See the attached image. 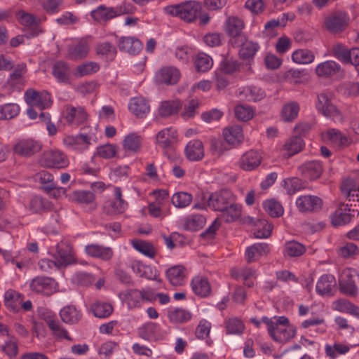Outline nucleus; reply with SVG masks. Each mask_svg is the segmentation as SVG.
Segmentation results:
<instances>
[{"label": "nucleus", "mask_w": 359, "mask_h": 359, "mask_svg": "<svg viewBox=\"0 0 359 359\" xmlns=\"http://www.w3.org/2000/svg\"><path fill=\"white\" fill-rule=\"evenodd\" d=\"M203 199L205 201L203 203H197L194 208L205 209L208 207L215 211L221 212V218L227 223L234 222L241 216V207L234 203L231 192L226 189L212 193L207 198L203 196Z\"/></svg>", "instance_id": "nucleus-1"}, {"label": "nucleus", "mask_w": 359, "mask_h": 359, "mask_svg": "<svg viewBox=\"0 0 359 359\" xmlns=\"http://www.w3.org/2000/svg\"><path fill=\"white\" fill-rule=\"evenodd\" d=\"M262 320L267 326L268 333L275 341L285 343L296 334V328L290 324L285 316H274L271 318L264 316Z\"/></svg>", "instance_id": "nucleus-2"}, {"label": "nucleus", "mask_w": 359, "mask_h": 359, "mask_svg": "<svg viewBox=\"0 0 359 359\" xmlns=\"http://www.w3.org/2000/svg\"><path fill=\"white\" fill-rule=\"evenodd\" d=\"M202 6L196 1H186L163 8L164 12L172 16L178 17L187 22L194 21L201 13Z\"/></svg>", "instance_id": "nucleus-3"}, {"label": "nucleus", "mask_w": 359, "mask_h": 359, "mask_svg": "<svg viewBox=\"0 0 359 359\" xmlns=\"http://www.w3.org/2000/svg\"><path fill=\"white\" fill-rule=\"evenodd\" d=\"M62 118L68 126L78 127L87 121L88 115L84 107L81 106L66 104L64 106Z\"/></svg>", "instance_id": "nucleus-4"}, {"label": "nucleus", "mask_w": 359, "mask_h": 359, "mask_svg": "<svg viewBox=\"0 0 359 359\" xmlns=\"http://www.w3.org/2000/svg\"><path fill=\"white\" fill-rule=\"evenodd\" d=\"M40 316L48 328L51 330L52 334L57 339H67L72 341V338L69 336L67 330L60 323L56 316L47 310L40 312Z\"/></svg>", "instance_id": "nucleus-5"}, {"label": "nucleus", "mask_w": 359, "mask_h": 359, "mask_svg": "<svg viewBox=\"0 0 359 359\" xmlns=\"http://www.w3.org/2000/svg\"><path fill=\"white\" fill-rule=\"evenodd\" d=\"M350 17L346 12L337 11L328 15L325 20L326 29L332 33L344 31L348 25Z\"/></svg>", "instance_id": "nucleus-6"}, {"label": "nucleus", "mask_w": 359, "mask_h": 359, "mask_svg": "<svg viewBox=\"0 0 359 359\" xmlns=\"http://www.w3.org/2000/svg\"><path fill=\"white\" fill-rule=\"evenodd\" d=\"M358 276L356 270L351 268L342 271L339 276V290L346 295L355 297L358 294V289L355 283V278Z\"/></svg>", "instance_id": "nucleus-7"}, {"label": "nucleus", "mask_w": 359, "mask_h": 359, "mask_svg": "<svg viewBox=\"0 0 359 359\" xmlns=\"http://www.w3.org/2000/svg\"><path fill=\"white\" fill-rule=\"evenodd\" d=\"M318 111L327 118H332L334 121H341L343 117L340 111L334 105L330 97L326 93H320L318 95V100L316 104Z\"/></svg>", "instance_id": "nucleus-8"}, {"label": "nucleus", "mask_w": 359, "mask_h": 359, "mask_svg": "<svg viewBox=\"0 0 359 359\" xmlns=\"http://www.w3.org/2000/svg\"><path fill=\"white\" fill-rule=\"evenodd\" d=\"M25 100L31 107H36L42 110L52 104L50 95L47 91L38 92L34 89H27L25 93Z\"/></svg>", "instance_id": "nucleus-9"}, {"label": "nucleus", "mask_w": 359, "mask_h": 359, "mask_svg": "<svg viewBox=\"0 0 359 359\" xmlns=\"http://www.w3.org/2000/svg\"><path fill=\"white\" fill-rule=\"evenodd\" d=\"M91 42L90 36L81 38L68 46L67 57L77 61L87 57Z\"/></svg>", "instance_id": "nucleus-10"}, {"label": "nucleus", "mask_w": 359, "mask_h": 359, "mask_svg": "<svg viewBox=\"0 0 359 359\" xmlns=\"http://www.w3.org/2000/svg\"><path fill=\"white\" fill-rule=\"evenodd\" d=\"M41 163L46 168H64L69 165V160L61 151L48 150L43 154Z\"/></svg>", "instance_id": "nucleus-11"}, {"label": "nucleus", "mask_w": 359, "mask_h": 359, "mask_svg": "<svg viewBox=\"0 0 359 359\" xmlns=\"http://www.w3.org/2000/svg\"><path fill=\"white\" fill-rule=\"evenodd\" d=\"M63 144L70 150L83 152L91 144V137L88 134L66 135L62 140Z\"/></svg>", "instance_id": "nucleus-12"}, {"label": "nucleus", "mask_w": 359, "mask_h": 359, "mask_svg": "<svg viewBox=\"0 0 359 359\" xmlns=\"http://www.w3.org/2000/svg\"><path fill=\"white\" fill-rule=\"evenodd\" d=\"M57 283L49 277L37 276L33 278L29 283L30 290L35 293H41L49 296L55 292Z\"/></svg>", "instance_id": "nucleus-13"}, {"label": "nucleus", "mask_w": 359, "mask_h": 359, "mask_svg": "<svg viewBox=\"0 0 359 359\" xmlns=\"http://www.w3.org/2000/svg\"><path fill=\"white\" fill-rule=\"evenodd\" d=\"M138 336L147 341H156L162 340L165 333L155 323L149 322L140 326L137 330Z\"/></svg>", "instance_id": "nucleus-14"}, {"label": "nucleus", "mask_w": 359, "mask_h": 359, "mask_svg": "<svg viewBox=\"0 0 359 359\" xmlns=\"http://www.w3.org/2000/svg\"><path fill=\"white\" fill-rule=\"evenodd\" d=\"M126 11L125 7H107L104 5L98 6L91 11L92 18L98 22H107L109 20L121 15Z\"/></svg>", "instance_id": "nucleus-15"}, {"label": "nucleus", "mask_w": 359, "mask_h": 359, "mask_svg": "<svg viewBox=\"0 0 359 359\" xmlns=\"http://www.w3.org/2000/svg\"><path fill=\"white\" fill-rule=\"evenodd\" d=\"M231 45L233 47L241 48L238 55L240 58L245 60L252 59L259 49L257 43L248 41L246 36H241L240 40L233 41Z\"/></svg>", "instance_id": "nucleus-16"}, {"label": "nucleus", "mask_w": 359, "mask_h": 359, "mask_svg": "<svg viewBox=\"0 0 359 359\" xmlns=\"http://www.w3.org/2000/svg\"><path fill=\"white\" fill-rule=\"evenodd\" d=\"M41 149V143L33 139L20 140L13 148L15 154L24 157H30Z\"/></svg>", "instance_id": "nucleus-17"}, {"label": "nucleus", "mask_w": 359, "mask_h": 359, "mask_svg": "<svg viewBox=\"0 0 359 359\" xmlns=\"http://www.w3.org/2000/svg\"><path fill=\"white\" fill-rule=\"evenodd\" d=\"M226 32L231 36L230 43L238 41L241 36H246L243 33L245 23L242 19L237 16H230L227 18L226 23Z\"/></svg>", "instance_id": "nucleus-18"}, {"label": "nucleus", "mask_w": 359, "mask_h": 359, "mask_svg": "<svg viewBox=\"0 0 359 359\" xmlns=\"http://www.w3.org/2000/svg\"><path fill=\"white\" fill-rule=\"evenodd\" d=\"M296 205L302 212H315L321 209L323 201L318 196L305 195L297 198Z\"/></svg>", "instance_id": "nucleus-19"}, {"label": "nucleus", "mask_w": 359, "mask_h": 359, "mask_svg": "<svg viewBox=\"0 0 359 359\" xmlns=\"http://www.w3.org/2000/svg\"><path fill=\"white\" fill-rule=\"evenodd\" d=\"M55 259L59 266H65L74 260L72 248L67 241H61L56 245Z\"/></svg>", "instance_id": "nucleus-20"}, {"label": "nucleus", "mask_w": 359, "mask_h": 359, "mask_svg": "<svg viewBox=\"0 0 359 359\" xmlns=\"http://www.w3.org/2000/svg\"><path fill=\"white\" fill-rule=\"evenodd\" d=\"M27 71L25 63L17 65L7 80L8 86L14 90H20L25 85L24 76Z\"/></svg>", "instance_id": "nucleus-21"}, {"label": "nucleus", "mask_w": 359, "mask_h": 359, "mask_svg": "<svg viewBox=\"0 0 359 359\" xmlns=\"http://www.w3.org/2000/svg\"><path fill=\"white\" fill-rule=\"evenodd\" d=\"M117 46L121 51L131 55L138 54L142 49V42L135 37L121 36L118 39Z\"/></svg>", "instance_id": "nucleus-22"}, {"label": "nucleus", "mask_w": 359, "mask_h": 359, "mask_svg": "<svg viewBox=\"0 0 359 359\" xmlns=\"http://www.w3.org/2000/svg\"><path fill=\"white\" fill-rule=\"evenodd\" d=\"M262 157L257 151L250 150L242 155L238 165L245 171H251L257 168L261 163Z\"/></svg>", "instance_id": "nucleus-23"}, {"label": "nucleus", "mask_w": 359, "mask_h": 359, "mask_svg": "<svg viewBox=\"0 0 359 359\" xmlns=\"http://www.w3.org/2000/svg\"><path fill=\"white\" fill-rule=\"evenodd\" d=\"M184 154L189 161H201L205 155L203 142L199 140L189 141L184 149Z\"/></svg>", "instance_id": "nucleus-24"}, {"label": "nucleus", "mask_w": 359, "mask_h": 359, "mask_svg": "<svg viewBox=\"0 0 359 359\" xmlns=\"http://www.w3.org/2000/svg\"><path fill=\"white\" fill-rule=\"evenodd\" d=\"M348 204L339 203L338 208L330 215L331 223L334 226H339L349 223L351 215Z\"/></svg>", "instance_id": "nucleus-25"}, {"label": "nucleus", "mask_w": 359, "mask_h": 359, "mask_svg": "<svg viewBox=\"0 0 359 359\" xmlns=\"http://www.w3.org/2000/svg\"><path fill=\"white\" fill-rule=\"evenodd\" d=\"M299 170L304 177L313 180L318 179L321 175L323 166L319 161H311L301 165L299 167Z\"/></svg>", "instance_id": "nucleus-26"}, {"label": "nucleus", "mask_w": 359, "mask_h": 359, "mask_svg": "<svg viewBox=\"0 0 359 359\" xmlns=\"http://www.w3.org/2000/svg\"><path fill=\"white\" fill-rule=\"evenodd\" d=\"M270 248L267 243H257L247 248L245 250V259L248 263L257 261L261 257L266 255Z\"/></svg>", "instance_id": "nucleus-27"}, {"label": "nucleus", "mask_w": 359, "mask_h": 359, "mask_svg": "<svg viewBox=\"0 0 359 359\" xmlns=\"http://www.w3.org/2000/svg\"><path fill=\"white\" fill-rule=\"evenodd\" d=\"M231 276L236 280L242 279L246 286L252 287L255 285L252 279L256 278V271L248 267L233 268Z\"/></svg>", "instance_id": "nucleus-28"}, {"label": "nucleus", "mask_w": 359, "mask_h": 359, "mask_svg": "<svg viewBox=\"0 0 359 359\" xmlns=\"http://www.w3.org/2000/svg\"><path fill=\"white\" fill-rule=\"evenodd\" d=\"M85 252L92 257L99 258L108 261L113 257V250L109 247H104L98 244H90L85 247Z\"/></svg>", "instance_id": "nucleus-29"}, {"label": "nucleus", "mask_w": 359, "mask_h": 359, "mask_svg": "<svg viewBox=\"0 0 359 359\" xmlns=\"http://www.w3.org/2000/svg\"><path fill=\"white\" fill-rule=\"evenodd\" d=\"M191 287L194 293L201 297H206L211 293L210 284L203 276H195L191 282Z\"/></svg>", "instance_id": "nucleus-30"}, {"label": "nucleus", "mask_w": 359, "mask_h": 359, "mask_svg": "<svg viewBox=\"0 0 359 359\" xmlns=\"http://www.w3.org/2000/svg\"><path fill=\"white\" fill-rule=\"evenodd\" d=\"M341 66L333 60H327L318 64L316 67V74L318 77L328 78L338 74Z\"/></svg>", "instance_id": "nucleus-31"}, {"label": "nucleus", "mask_w": 359, "mask_h": 359, "mask_svg": "<svg viewBox=\"0 0 359 359\" xmlns=\"http://www.w3.org/2000/svg\"><path fill=\"white\" fill-rule=\"evenodd\" d=\"M180 77V73L177 69L173 67H163L156 74L157 80L165 84H175Z\"/></svg>", "instance_id": "nucleus-32"}, {"label": "nucleus", "mask_w": 359, "mask_h": 359, "mask_svg": "<svg viewBox=\"0 0 359 359\" xmlns=\"http://www.w3.org/2000/svg\"><path fill=\"white\" fill-rule=\"evenodd\" d=\"M337 283L334 276L330 274L323 275L316 283V290L320 295H329L336 287Z\"/></svg>", "instance_id": "nucleus-33"}, {"label": "nucleus", "mask_w": 359, "mask_h": 359, "mask_svg": "<svg viewBox=\"0 0 359 359\" xmlns=\"http://www.w3.org/2000/svg\"><path fill=\"white\" fill-rule=\"evenodd\" d=\"M129 110L138 118H144L150 111V107L143 97L132 98L128 105Z\"/></svg>", "instance_id": "nucleus-34"}, {"label": "nucleus", "mask_w": 359, "mask_h": 359, "mask_svg": "<svg viewBox=\"0 0 359 359\" xmlns=\"http://www.w3.org/2000/svg\"><path fill=\"white\" fill-rule=\"evenodd\" d=\"M177 136V131L175 129L164 128L157 133L156 143L161 148H168L175 142Z\"/></svg>", "instance_id": "nucleus-35"}, {"label": "nucleus", "mask_w": 359, "mask_h": 359, "mask_svg": "<svg viewBox=\"0 0 359 359\" xmlns=\"http://www.w3.org/2000/svg\"><path fill=\"white\" fill-rule=\"evenodd\" d=\"M52 73L54 77L60 83L69 82L71 75L70 67L64 61H57L53 66Z\"/></svg>", "instance_id": "nucleus-36"}, {"label": "nucleus", "mask_w": 359, "mask_h": 359, "mask_svg": "<svg viewBox=\"0 0 359 359\" xmlns=\"http://www.w3.org/2000/svg\"><path fill=\"white\" fill-rule=\"evenodd\" d=\"M238 96L241 100L249 102H257L262 100L265 96V94L259 88L246 86L238 90Z\"/></svg>", "instance_id": "nucleus-37"}, {"label": "nucleus", "mask_w": 359, "mask_h": 359, "mask_svg": "<svg viewBox=\"0 0 359 359\" xmlns=\"http://www.w3.org/2000/svg\"><path fill=\"white\" fill-rule=\"evenodd\" d=\"M90 311L96 318H108L113 313L112 305L106 302L95 300L90 305Z\"/></svg>", "instance_id": "nucleus-38"}, {"label": "nucleus", "mask_w": 359, "mask_h": 359, "mask_svg": "<svg viewBox=\"0 0 359 359\" xmlns=\"http://www.w3.org/2000/svg\"><path fill=\"white\" fill-rule=\"evenodd\" d=\"M23 299L24 296L21 293L14 290H8L4 294V304L8 309L17 312Z\"/></svg>", "instance_id": "nucleus-39"}, {"label": "nucleus", "mask_w": 359, "mask_h": 359, "mask_svg": "<svg viewBox=\"0 0 359 359\" xmlns=\"http://www.w3.org/2000/svg\"><path fill=\"white\" fill-rule=\"evenodd\" d=\"M62 320L67 324H76L81 319V313L74 306L63 307L60 311Z\"/></svg>", "instance_id": "nucleus-40"}, {"label": "nucleus", "mask_w": 359, "mask_h": 359, "mask_svg": "<svg viewBox=\"0 0 359 359\" xmlns=\"http://www.w3.org/2000/svg\"><path fill=\"white\" fill-rule=\"evenodd\" d=\"M141 296L140 290L136 289L127 290L119 294L120 298L127 304L129 309L140 306Z\"/></svg>", "instance_id": "nucleus-41"}, {"label": "nucleus", "mask_w": 359, "mask_h": 359, "mask_svg": "<svg viewBox=\"0 0 359 359\" xmlns=\"http://www.w3.org/2000/svg\"><path fill=\"white\" fill-rule=\"evenodd\" d=\"M223 135L225 140L232 145L241 143L244 138L241 127L237 125L225 128L223 131Z\"/></svg>", "instance_id": "nucleus-42"}, {"label": "nucleus", "mask_w": 359, "mask_h": 359, "mask_svg": "<svg viewBox=\"0 0 359 359\" xmlns=\"http://www.w3.org/2000/svg\"><path fill=\"white\" fill-rule=\"evenodd\" d=\"M127 207L128 203L125 201L109 200L104 203L103 211L107 215L115 216L123 213Z\"/></svg>", "instance_id": "nucleus-43"}, {"label": "nucleus", "mask_w": 359, "mask_h": 359, "mask_svg": "<svg viewBox=\"0 0 359 359\" xmlns=\"http://www.w3.org/2000/svg\"><path fill=\"white\" fill-rule=\"evenodd\" d=\"M166 276L172 285H182L185 278L184 268L182 266L170 267L166 271Z\"/></svg>", "instance_id": "nucleus-44"}, {"label": "nucleus", "mask_w": 359, "mask_h": 359, "mask_svg": "<svg viewBox=\"0 0 359 359\" xmlns=\"http://www.w3.org/2000/svg\"><path fill=\"white\" fill-rule=\"evenodd\" d=\"M334 310L350 313L359 318V307L345 299H340L332 303Z\"/></svg>", "instance_id": "nucleus-45"}, {"label": "nucleus", "mask_w": 359, "mask_h": 359, "mask_svg": "<svg viewBox=\"0 0 359 359\" xmlns=\"http://www.w3.org/2000/svg\"><path fill=\"white\" fill-rule=\"evenodd\" d=\"M299 105L296 102H290L283 105L281 110V118L285 122L293 121L298 116Z\"/></svg>", "instance_id": "nucleus-46"}, {"label": "nucleus", "mask_w": 359, "mask_h": 359, "mask_svg": "<svg viewBox=\"0 0 359 359\" xmlns=\"http://www.w3.org/2000/svg\"><path fill=\"white\" fill-rule=\"evenodd\" d=\"M142 144V137L137 133H130L126 136L123 142V147L126 151L130 152H137Z\"/></svg>", "instance_id": "nucleus-47"}, {"label": "nucleus", "mask_w": 359, "mask_h": 359, "mask_svg": "<svg viewBox=\"0 0 359 359\" xmlns=\"http://www.w3.org/2000/svg\"><path fill=\"white\" fill-rule=\"evenodd\" d=\"M306 251V248L302 243L291 241L285 244L283 255L288 257H295L302 255Z\"/></svg>", "instance_id": "nucleus-48"}, {"label": "nucleus", "mask_w": 359, "mask_h": 359, "mask_svg": "<svg viewBox=\"0 0 359 359\" xmlns=\"http://www.w3.org/2000/svg\"><path fill=\"white\" fill-rule=\"evenodd\" d=\"M28 208L32 213H42L50 208L49 202L41 196H33L29 203Z\"/></svg>", "instance_id": "nucleus-49"}, {"label": "nucleus", "mask_w": 359, "mask_h": 359, "mask_svg": "<svg viewBox=\"0 0 359 359\" xmlns=\"http://www.w3.org/2000/svg\"><path fill=\"white\" fill-rule=\"evenodd\" d=\"M314 59L315 55L313 53L308 49H298L292 54V60L297 64H310Z\"/></svg>", "instance_id": "nucleus-50"}, {"label": "nucleus", "mask_w": 359, "mask_h": 359, "mask_svg": "<svg viewBox=\"0 0 359 359\" xmlns=\"http://www.w3.org/2000/svg\"><path fill=\"white\" fill-rule=\"evenodd\" d=\"M243 321L236 317L230 318L225 321L226 332L228 334L241 335L245 330Z\"/></svg>", "instance_id": "nucleus-51"}, {"label": "nucleus", "mask_w": 359, "mask_h": 359, "mask_svg": "<svg viewBox=\"0 0 359 359\" xmlns=\"http://www.w3.org/2000/svg\"><path fill=\"white\" fill-rule=\"evenodd\" d=\"M168 318L172 323H183L191 319V314L187 310L176 308L169 311Z\"/></svg>", "instance_id": "nucleus-52"}, {"label": "nucleus", "mask_w": 359, "mask_h": 359, "mask_svg": "<svg viewBox=\"0 0 359 359\" xmlns=\"http://www.w3.org/2000/svg\"><path fill=\"white\" fill-rule=\"evenodd\" d=\"M182 107V102L180 100L163 102L159 107L158 111L162 116H169L176 114Z\"/></svg>", "instance_id": "nucleus-53"}, {"label": "nucleus", "mask_w": 359, "mask_h": 359, "mask_svg": "<svg viewBox=\"0 0 359 359\" xmlns=\"http://www.w3.org/2000/svg\"><path fill=\"white\" fill-rule=\"evenodd\" d=\"M213 65L212 59L205 53H201L196 55L194 65L198 72H205L211 69Z\"/></svg>", "instance_id": "nucleus-54"}, {"label": "nucleus", "mask_w": 359, "mask_h": 359, "mask_svg": "<svg viewBox=\"0 0 359 359\" xmlns=\"http://www.w3.org/2000/svg\"><path fill=\"white\" fill-rule=\"evenodd\" d=\"M304 146V142L300 137H293L289 139L285 144L284 148L286 150V155L290 157L299 152Z\"/></svg>", "instance_id": "nucleus-55"}, {"label": "nucleus", "mask_w": 359, "mask_h": 359, "mask_svg": "<svg viewBox=\"0 0 359 359\" xmlns=\"http://www.w3.org/2000/svg\"><path fill=\"white\" fill-rule=\"evenodd\" d=\"M100 66L95 62H87L79 65L74 72L76 77H83L97 72Z\"/></svg>", "instance_id": "nucleus-56"}, {"label": "nucleus", "mask_w": 359, "mask_h": 359, "mask_svg": "<svg viewBox=\"0 0 359 359\" xmlns=\"http://www.w3.org/2000/svg\"><path fill=\"white\" fill-rule=\"evenodd\" d=\"M132 269L134 273L140 277L152 280L156 279V276L153 273L151 268L149 266L143 264L140 261H135L132 264Z\"/></svg>", "instance_id": "nucleus-57"}, {"label": "nucleus", "mask_w": 359, "mask_h": 359, "mask_svg": "<svg viewBox=\"0 0 359 359\" xmlns=\"http://www.w3.org/2000/svg\"><path fill=\"white\" fill-rule=\"evenodd\" d=\"M20 112V107L15 103L0 105V120L11 119Z\"/></svg>", "instance_id": "nucleus-58"}, {"label": "nucleus", "mask_w": 359, "mask_h": 359, "mask_svg": "<svg viewBox=\"0 0 359 359\" xmlns=\"http://www.w3.org/2000/svg\"><path fill=\"white\" fill-rule=\"evenodd\" d=\"M131 243L137 251L148 257H154L156 252L154 246L151 243L140 240H133Z\"/></svg>", "instance_id": "nucleus-59"}, {"label": "nucleus", "mask_w": 359, "mask_h": 359, "mask_svg": "<svg viewBox=\"0 0 359 359\" xmlns=\"http://www.w3.org/2000/svg\"><path fill=\"white\" fill-rule=\"evenodd\" d=\"M263 205L265 211L272 217H279L284 212L282 205L274 199L264 201Z\"/></svg>", "instance_id": "nucleus-60"}, {"label": "nucleus", "mask_w": 359, "mask_h": 359, "mask_svg": "<svg viewBox=\"0 0 359 359\" xmlns=\"http://www.w3.org/2000/svg\"><path fill=\"white\" fill-rule=\"evenodd\" d=\"M350 350V347L348 345L334 343L333 346L326 344L325 346V351L326 355L331 359H335L337 354H346Z\"/></svg>", "instance_id": "nucleus-61"}, {"label": "nucleus", "mask_w": 359, "mask_h": 359, "mask_svg": "<svg viewBox=\"0 0 359 359\" xmlns=\"http://www.w3.org/2000/svg\"><path fill=\"white\" fill-rule=\"evenodd\" d=\"M235 116L240 121H248L254 116V109L248 105L238 104L234 109Z\"/></svg>", "instance_id": "nucleus-62"}, {"label": "nucleus", "mask_w": 359, "mask_h": 359, "mask_svg": "<svg viewBox=\"0 0 359 359\" xmlns=\"http://www.w3.org/2000/svg\"><path fill=\"white\" fill-rule=\"evenodd\" d=\"M241 66V63L236 59L226 56L222 61L220 65L221 70L227 74H233L237 72Z\"/></svg>", "instance_id": "nucleus-63"}, {"label": "nucleus", "mask_w": 359, "mask_h": 359, "mask_svg": "<svg viewBox=\"0 0 359 359\" xmlns=\"http://www.w3.org/2000/svg\"><path fill=\"white\" fill-rule=\"evenodd\" d=\"M200 102L197 99H192L184 104L180 115L184 120H189L194 117L197 114Z\"/></svg>", "instance_id": "nucleus-64"}]
</instances>
